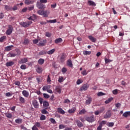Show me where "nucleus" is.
Segmentation results:
<instances>
[{
  "mask_svg": "<svg viewBox=\"0 0 130 130\" xmlns=\"http://www.w3.org/2000/svg\"><path fill=\"white\" fill-rule=\"evenodd\" d=\"M32 21H27V22H20V24L22 25V27L26 28V27H29V25H31Z\"/></svg>",
  "mask_w": 130,
  "mask_h": 130,
  "instance_id": "nucleus-3",
  "label": "nucleus"
},
{
  "mask_svg": "<svg viewBox=\"0 0 130 130\" xmlns=\"http://www.w3.org/2000/svg\"><path fill=\"white\" fill-rule=\"evenodd\" d=\"M43 71V70L42 69V68L39 67H38L36 69L37 73H38V74H41Z\"/></svg>",
  "mask_w": 130,
  "mask_h": 130,
  "instance_id": "nucleus-25",
  "label": "nucleus"
},
{
  "mask_svg": "<svg viewBox=\"0 0 130 130\" xmlns=\"http://www.w3.org/2000/svg\"><path fill=\"white\" fill-rule=\"evenodd\" d=\"M24 3L25 5H32V4H33V2L30 0H25L24 1Z\"/></svg>",
  "mask_w": 130,
  "mask_h": 130,
  "instance_id": "nucleus-29",
  "label": "nucleus"
},
{
  "mask_svg": "<svg viewBox=\"0 0 130 130\" xmlns=\"http://www.w3.org/2000/svg\"><path fill=\"white\" fill-rule=\"evenodd\" d=\"M46 44V40H43L40 42L38 44L39 46H44Z\"/></svg>",
  "mask_w": 130,
  "mask_h": 130,
  "instance_id": "nucleus-17",
  "label": "nucleus"
},
{
  "mask_svg": "<svg viewBox=\"0 0 130 130\" xmlns=\"http://www.w3.org/2000/svg\"><path fill=\"white\" fill-rule=\"evenodd\" d=\"M41 113L42 114H48V112L45 109L42 110Z\"/></svg>",
  "mask_w": 130,
  "mask_h": 130,
  "instance_id": "nucleus-44",
  "label": "nucleus"
},
{
  "mask_svg": "<svg viewBox=\"0 0 130 130\" xmlns=\"http://www.w3.org/2000/svg\"><path fill=\"white\" fill-rule=\"evenodd\" d=\"M85 113H87V111L85 109H82L79 112V114H80L81 115L85 114Z\"/></svg>",
  "mask_w": 130,
  "mask_h": 130,
  "instance_id": "nucleus-21",
  "label": "nucleus"
},
{
  "mask_svg": "<svg viewBox=\"0 0 130 130\" xmlns=\"http://www.w3.org/2000/svg\"><path fill=\"white\" fill-rule=\"evenodd\" d=\"M56 92L57 93H58V94H60L61 93V88H60V87L59 86H57L56 87Z\"/></svg>",
  "mask_w": 130,
  "mask_h": 130,
  "instance_id": "nucleus-30",
  "label": "nucleus"
},
{
  "mask_svg": "<svg viewBox=\"0 0 130 130\" xmlns=\"http://www.w3.org/2000/svg\"><path fill=\"white\" fill-rule=\"evenodd\" d=\"M28 61V59L27 58H23L19 60V63H26Z\"/></svg>",
  "mask_w": 130,
  "mask_h": 130,
  "instance_id": "nucleus-12",
  "label": "nucleus"
},
{
  "mask_svg": "<svg viewBox=\"0 0 130 130\" xmlns=\"http://www.w3.org/2000/svg\"><path fill=\"white\" fill-rule=\"evenodd\" d=\"M43 106L44 107H48V106H49V103H48V102H47V101L44 102Z\"/></svg>",
  "mask_w": 130,
  "mask_h": 130,
  "instance_id": "nucleus-38",
  "label": "nucleus"
},
{
  "mask_svg": "<svg viewBox=\"0 0 130 130\" xmlns=\"http://www.w3.org/2000/svg\"><path fill=\"white\" fill-rule=\"evenodd\" d=\"M14 64H15V62L13 61H11L9 62H7L6 64V67H12V66H14Z\"/></svg>",
  "mask_w": 130,
  "mask_h": 130,
  "instance_id": "nucleus-14",
  "label": "nucleus"
},
{
  "mask_svg": "<svg viewBox=\"0 0 130 130\" xmlns=\"http://www.w3.org/2000/svg\"><path fill=\"white\" fill-rule=\"evenodd\" d=\"M57 112L58 113H60V114H64V113H66L64 110H63L61 108H58L57 109Z\"/></svg>",
  "mask_w": 130,
  "mask_h": 130,
  "instance_id": "nucleus-15",
  "label": "nucleus"
},
{
  "mask_svg": "<svg viewBox=\"0 0 130 130\" xmlns=\"http://www.w3.org/2000/svg\"><path fill=\"white\" fill-rule=\"evenodd\" d=\"M104 110H105V108H104V107L101 108L100 110V113H102V112H103V111H104Z\"/></svg>",
  "mask_w": 130,
  "mask_h": 130,
  "instance_id": "nucleus-61",
  "label": "nucleus"
},
{
  "mask_svg": "<svg viewBox=\"0 0 130 130\" xmlns=\"http://www.w3.org/2000/svg\"><path fill=\"white\" fill-rule=\"evenodd\" d=\"M67 66L70 68H73V63L72 62V60L69 59L67 61Z\"/></svg>",
  "mask_w": 130,
  "mask_h": 130,
  "instance_id": "nucleus-23",
  "label": "nucleus"
},
{
  "mask_svg": "<svg viewBox=\"0 0 130 130\" xmlns=\"http://www.w3.org/2000/svg\"><path fill=\"white\" fill-rule=\"evenodd\" d=\"M68 70H67V68L63 67L62 70H61V72L63 74H66V73H67V71Z\"/></svg>",
  "mask_w": 130,
  "mask_h": 130,
  "instance_id": "nucleus-51",
  "label": "nucleus"
},
{
  "mask_svg": "<svg viewBox=\"0 0 130 130\" xmlns=\"http://www.w3.org/2000/svg\"><path fill=\"white\" fill-rule=\"evenodd\" d=\"M32 105H34L35 108H38V107H39L38 102H37V101L36 100H35L32 102Z\"/></svg>",
  "mask_w": 130,
  "mask_h": 130,
  "instance_id": "nucleus-13",
  "label": "nucleus"
},
{
  "mask_svg": "<svg viewBox=\"0 0 130 130\" xmlns=\"http://www.w3.org/2000/svg\"><path fill=\"white\" fill-rule=\"evenodd\" d=\"M76 123H77V126H78V127H83V123L80 121V120H75Z\"/></svg>",
  "mask_w": 130,
  "mask_h": 130,
  "instance_id": "nucleus-10",
  "label": "nucleus"
},
{
  "mask_svg": "<svg viewBox=\"0 0 130 130\" xmlns=\"http://www.w3.org/2000/svg\"><path fill=\"white\" fill-rule=\"evenodd\" d=\"M32 130H38V128H37V127H36V126H33V127H32Z\"/></svg>",
  "mask_w": 130,
  "mask_h": 130,
  "instance_id": "nucleus-64",
  "label": "nucleus"
},
{
  "mask_svg": "<svg viewBox=\"0 0 130 130\" xmlns=\"http://www.w3.org/2000/svg\"><path fill=\"white\" fill-rule=\"evenodd\" d=\"M60 42H62V39L61 38H58L55 40V43H56V44H58V43H60Z\"/></svg>",
  "mask_w": 130,
  "mask_h": 130,
  "instance_id": "nucleus-24",
  "label": "nucleus"
},
{
  "mask_svg": "<svg viewBox=\"0 0 130 130\" xmlns=\"http://www.w3.org/2000/svg\"><path fill=\"white\" fill-rule=\"evenodd\" d=\"M66 55H64V54H63L59 58V61L60 62H64V61H66Z\"/></svg>",
  "mask_w": 130,
  "mask_h": 130,
  "instance_id": "nucleus-7",
  "label": "nucleus"
},
{
  "mask_svg": "<svg viewBox=\"0 0 130 130\" xmlns=\"http://www.w3.org/2000/svg\"><path fill=\"white\" fill-rule=\"evenodd\" d=\"M76 110H77V108H76V107H73L71 109L69 110L68 113L72 114V113H75V112H76Z\"/></svg>",
  "mask_w": 130,
  "mask_h": 130,
  "instance_id": "nucleus-11",
  "label": "nucleus"
},
{
  "mask_svg": "<svg viewBox=\"0 0 130 130\" xmlns=\"http://www.w3.org/2000/svg\"><path fill=\"white\" fill-rule=\"evenodd\" d=\"M51 9H55V8H56V3L51 5Z\"/></svg>",
  "mask_w": 130,
  "mask_h": 130,
  "instance_id": "nucleus-60",
  "label": "nucleus"
},
{
  "mask_svg": "<svg viewBox=\"0 0 130 130\" xmlns=\"http://www.w3.org/2000/svg\"><path fill=\"white\" fill-rule=\"evenodd\" d=\"M45 36H46V37H51V33L49 32H46Z\"/></svg>",
  "mask_w": 130,
  "mask_h": 130,
  "instance_id": "nucleus-52",
  "label": "nucleus"
},
{
  "mask_svg": "<svg viewBox=\"0 0 130 130\" xmlns=\"http://www.w3.org/2000/svg\"><path fill=\"white\" fill-rule=\"evenodd\" d=\"M104 95H105V93L102 92H99L98 93V96H103Z\"/></svg>",
  "mask_w": 130,
  "mask_h": 130,
  "instance_id": "nucleus-57",
  "label": "nucleus"
},
{
  "mask_svg": "<svg viewBox=\"0 0 130 130\" xmlns=\"http://www.w3.org/2000/svg\"><path fill=\"white\" fill-rule=\"evenodd\" d=\"M5 10L6 11H12V7L10 6L5 5Z\"/></svg>",
  "mask_w": 130,
  "mask_h": 130,
  "instance_id": "nucleus-26",
  "label": "nucleus"
},
{
  "mask_svg": "<svg viewBox=\"0 0 130 130\" xmlns=\"http://www.w3.org/2000/svg\"><path fill=\"white\" fill-rule=\"evenodd\" d=\"M83 83V81L81 80V79H78L76 82L77 85H80V84H82Z\"/></svg>",
  "mask_w": 130,
  "mask_h": 130,
  "instance_id": "nucleus-54",
  "label": "nucleus"
},
{
  "mask_svg": "<svg viewBox=\"0 0 130 130\" xmlns=\"http://www.w3.org/2000/svg\"><path fill=\"white\" fill-rule=\"evenodd\" d=\"M19 101L22 104H24L26 102V100L23 96H19Z\"/></svg>",
  "mask_w": 130,
  "mask_h": 130,
  "instance_id": "nucleus-22",
  "label": "nucleus"
},
{
  "mask_svg": "<svg viewBox=\"0 0 130 130\" xmlns=\"http://www.w3.org/2000/svg\"><path fill=\"white\" fill-rule=\"evenodd\" d=\"M43 12L44 10H39L37 13L38 15H40V16H43Z\"/></svg>",
  "mask_w": 130,
  "mask_h": 130,
  "instance_id": "nucleus-47",
  "label": "nucleus"
},
{
  "mask_svg": "<svg viewBox=\"0 0 130 130\" xmlns=\"http://www.w3.org/2000/svg\"><path fill=\"white\" fill-rule=\"evenodd\" d=\"M90 87V85L89 84L86 83L84 84L80 89V91H87L88 90V88Z\"/></svg>",
  "mask_w": 130,
  "mask_h": 130,
  "instance_id": "nucleus-2",
  "label": "nucleus"
},
{
  "mask_svg": "<svg viewBox=\"0 0 130 130\" xmlns=\"http://www.w3.org/2000/svg\"><path fill=\"white\" fill-rule=\"evenodd\" d=\"M13 29L14 28H13V25H9L8 28L7 30L6 31L7 35H11L12 34V33H13Z\"/></svg>",
  "mask_w": 130,
  "mask_h": 130,
  "instance_id": "nucleus-1",
  "label": "nucleus"
},
{
  "mask_svg": "<svg viewBox=\"0 0 130 130\" xmlns=\"http://www.w3.org/2000/svg\"><path fill=\"white\" fill-rule=\"evenodd\" d=\"M88 39L92 42H94V43L96 42V38L93 37L92 36H88Z\"/></svg>",
  "mask_w": 130,
  "mask_h": 130,
  "instance_id": "nucleus-18",
  "label": "nucleus"
},
{
  "mask_svg": "<svg viewBox=\"0 0 130 130\" xmlns=\"http://www.w3.org/2000/svg\"><path fill=\"white\" fill-rule=\"evenodd\" d=\"M70 102H71V101H70V100L69 99H66L64 101L63 103H66L67 104H69V103H70Z\"/></svg>",
  "mask_w": 130,
  "mask_h": 130,
  "instance_id": "nucleus-59",
  "label": "nucleus"
},
{
  "mask_svg": "<svg viewBox=\"0 0 130 130\" xmlns=\"http://www.w3.org/2000/svg\"><path fill=\"white\" fill-rule=\"evenodd\" d=\"M9 55L10 57H15V56H17V54L10 53Z\"/></svg>",
  "mask_w": 130,
  "mask_h": 130,
  "instance_id": "nucleus-48",
  "label": "nucleus"
},
{
  "mask_svg": "<svg viewBox=\"0 0 130 130\" xmlns=\"http://www.w3.org/2000/svg\"><path fill=\"white\" fill-rule=\"evenodd\" d=\"M112 100H113V98H110L107 100H106L105 103H106V104H108V103H110V102H112Z\"/></svg>",
  "mask_w": 130,
  "mask_h": 130,
  "instance_id": "nucleus-34",
  "label": "nucleus"
},
{
  "mask_svg": "<svg viewBox=\"0 0 130 130\" xmlns=\"http://www.w3.org/2000/svg\"><path fill=\"white\" fill-rule=\"evenodd\" d=\"M55 52V49H52L47 52V54L51 55L53 54Z\"/></svg>",
  "mask_w": 130,
  "mask_h": 130,
  "instance_id": "nucleus-28",
  "label": "nucleus"
},
{
  "mask_svg": "<svg viewBox=\"0 0 130 130\" xmlns=\"http://www.w3.org/2000/svg\"><path fill=\"white\" fill-rule=\"evenodd\" d=\"M46 51H44V50H43V51H41V52H40L39 53V55H44V54H46Z\"/></svg>",
  "mask_w": 130,
  "mask_h": 130,
  "instance_id": "nucleus-43",
  "label": "nucleus"
},
{
  "mask_svg": "<svg viewBox=\"0 0 130 130\" xmlns=\"http://www.w3.org/2000/svg\"><path fill=\"white\" fill-rule=\"evenodd\" d=\"M48 15H49V12H48L47 11H44L43 12V16L45 17H48Z\"/></svg>",
  "mask_w": 130,
  "mask_h": 130,
  "instance_id": "nucleus-20",
  "label": "nucleus"
},
{
  "mask_svg": "<svg viewBox=\"0 0 130 130\" xmlns=\"http://www.w3.org/2000/svg\"><path fill=\"white\" fill-rule=\"evenodd\" d=\"M122 116H123V117H128V116H130V111L125 112L123 114Z\"/></svg>",
  "mask_w": 130,
  "mask_h": 130,
  "instance_id": "nucleus-16",
  "label": "nucleus"
},
{
  "mask_svg": "<svg viewBox=\"0 0 130 130\" xmlns=\"http://www.w3.org/2000/svg\"><path fill=\"white\" fill-rule=\"evenodd\" d=\"M5 116L8 118H12V117H13V115L10 113H5Z\"/></svg>",
  "mask_w": 130,
  "mask_h": 130,
  "instance_id": "nucleus-31",
  "label": "nucleus"
},
{
  "mask_svg": "<svg viewBox=\"0 0 130 130\" xmlns=\"http://www.w3.org/2000/svg\"><path fill=\"white\" fill-rule=\"evenodd\" d=\"M44 61H45L44 59L40 58L38 60V62L39 64H43V63H44Z\"/></svg>",
  "mask_w": 130,
  "mask_h": 130,
  "instance_id": "nucleus-35",
  "label": "nucleus"
},
{
  "mask_svg": "<svg viewBox=\"0 0 130 130\" xmlns=\"http://www.w3.org/2000/svg\"><path fill=\"white\" fill-rule=\"evenodd\" d=\"M35 126L36 127H37V126L38 127H40V126H41V124H40V123L39 122H36Z\"/></svg>",
  "mask_w": 130,
  "mask_h": 130,
  "instance_id": "nucleus-50",
  "label": "nucleus"
},
{
  "mask_svg": "<svg viewBox=\"0 0 130 130\" xmlns=\"http://www.w3.org/2000/svg\"><path fill=\"white\" fill-rule=\"evenodd\" d=\"M40 2L42 4H46V3H47V0H40Z\"/></svg>",
  "mask_w": 130,
  "mask_h": 130,
  "instance_id": "nucleus-62",
  "label": "nucleus"
},
{
  "mask_svg": "<svg viewBox=\"0 0 130 130\" xmlns=\"http://www.w3.org/2000/svg\"><path fill=\"white\" fill-rule=\"evenodd\" d=\"M91 53V51H85L83 52V54H84V55H90Z\"/></svg>",
  "mask_w": 130,
  "mask_h": 130,
  "instance_id": "nucleus-36",
  "label": "nucleus"
},
{
  "mask_svg": "<svg viewBox=\"0 0 130 130\" xmlns=\"http://www.w3.org/2000/svg\"><path fill=\"white\" fill-rule=\"evenodd\" d=\"M97 130H102V125L100 124V125L98 127Z\"/></svg>",
  "mask_w": 130,
  "mask_h": 130,
  "instance_id": "nucleus-63",
  "label": "nucleus"
},
{
  "mask_svg": "<svg viewBox=\"0 0 130 130\" xmlns=\"http://www.w3.org/2000/svg\"><path fill=\"white\" fill-rule=\"evenodd\" d=\"M118 90L117 89H114V90H113V94H114V95H116V94L118 93Z\"/></svg>",
  "mask_w": 130,
  "mask_h": 130,
  "instance_id": "nucleus-55",
  "label": "nucleus"
},
{
  "mask_svg": "<svg viewBox=\"0 0 130 130\" xmlns=\"http://www.w3.org/2000/svg\"><path fill=\"white\" fill-rule=\"evenodd\" d=\"M51 86L50 85H46L45 86L43 87V91H47L49 89V88H50Z\"/></svg>",
  "mask_w": 130,
  "mask_h": 130,
  "instance_id": "nucleus-32",
  "label": "nucleus"
},
{
  "mask_svg": "<svg viewBox=\"0 0 130 130\" xmlns=\"http://www.w3.org/2000/svg\"><path fill=\"white\" fill-rule=\"evenodd\" d=\"M81 74L83 76H86V75H88V72H87V70H84L81 72Z\"/></svg>",
  "mask_w": 130,
  "mask_h": 130,
  "instance_id": "nucleus-46",
  "label": "nucleus"
},
{
  "mask_svg": "<svg viewBox=\"0 0 130 130\" xmlns=\"http://www.w3.org/2000/svg\"><path fill=\"white\" fill-rule=\"evenodd\" d=\"M13 47H14V46L13 45L8 46L7 47H6L5 49L6 51H10L12 50V48H13Z\"/></svg>",
  "mask_w": 130,
  "mask_h": 130,
  "instance_id": "nucleus-27",
  "label": "nucleus"
},
{
  "mask_svg": "<svg viewBox=\"0 0 130 130\" xmlns=\"http://www.w3.org/2000/svg\"><path fill=\"white\" fill-rule=\"evenodd\" d=\"M7 39V37L3 36L0 38V42L3 43L5 40Z\"/></svg>",
  "mask_w": 130,
  "mask_h": 130,
  "instance_id": "nucleus-39",
  "label": "nucleus"
},
{
  "mask_svg": "<svg viewBox=\"0 0 130 130\" xmlns=\"http://www.w3.org/2000/svg\"><path fill=\"white\" fill-rule=\"evenodd\" d=\"M113 125H114V123L113 122H110V123H108V126L109 127H112L113 126Z\"/></svg>",
  "mask_w": 130,
  "mask_h": 130,
  "instance_id": "nucleus-58",
  "label": "nucleus"
},
{
  "mask_svg": "<svg viewBox=\"0 0 130 130\" xmlns=\"http://www.w3.org/2000/svg\"><path fill=\"white\" fill-rule=\"evenodd\" d=\"M15 122L16 123L21 124L22 122H23V119L20 118L16 119L15 120Z\"/></svg>",
  "mask_w": 130,
  "mask_h": 130,
  "instance_id": "nucleus-33",
  "label": "nucleus"
},
{
  "mask_svg": "<svg viewBox=\"0 0 130 130\" xmlns=\"http://www.w3.org/2000/svg\"><path fill=\"white\" fill-rule=\"evenodd\" d=\"M22 93L24 97H26V98L29 97V92H28L27 90H23Z\"/></svg>",
  "mask_w": 130,
  "mask_h": 130,
  "instance_id": "nucleus-9",
  "label": "nucleus"
},
{
  "mask_svg": "<svg viewBox=\"0 0 130 130\" xmlns=\"http://www.w3.org/2000/svg\"><path fill=\"white\" fill-rule=\"evenodd\" d=\"M87 5H88V6H91V7H95L96 3H95V2H94L91 0H89L87 2Z\"/></svg>",
  "mask_w": 130,
  "mask_h": 130,
  "instance_id": "nucleus-8",
  "label": "nucleus"
},
{
  "mask_svg": "<svg viewBox=\"0 0 130 130\" xmlns=\"http://www.w3.org/2000/svg\"><path fill=\"white\" fill-rule=\"evenodd\" d=\"M92 102V98H88V99L86 101V105H90V103Z\"/></svg>",
  "mask_w": 130,
  "mask_h": 130,
  "instance_id": "nucleus-19",
  "label": "nucleus"
},
{
  "mask_svg": "<svg viewBox=\"0 0 130 130\" xmlns=\"http://www.w3.org/2000/svg\"><path fill=\"white\" fill-rule=\"evenodd\" d=\"M63 80V77H62L61 76L59 77L58 82H59V83H61V82H62Z\"/></svg>",
  "mask_w": 130,
  "mask_h": 130,
  "instance_id": "nucleus-56",
  "label": "nucleus"
},
{
  "mask_svg": "<svg viewBox=\"0 0 130 130\" xmlns=\"http://www.w3.org/2000/svg\"><path fill=\"white\" fill-rule=\"evenodd\" d=\"M47 23H56V19L47 20Z\"/></svg>",
  "mask_w": 130,
  "mask_h": 130,
  "instance_id": "nucleus-45",
  "label": "nucleus"
},
{
  "mask_svg": "<svg viewBox=\"0 0 130 130\" xmlns=\"http://www.w3.org/2000/svg\"><path fill=\"white\" fill-rule=\"evenodd\" d=\"M105 63H108L109 62H111L112 61V60H110L109 59H108L107 58H105Z\"/></svg>",
  "mask_w": 130,
  "mask_h": 130,
  "instance_id": "nucleus-41",
  "label": "nucleus"
},
{
  "mask_svg": "<svg viewBox=\"0 0 130 130\" xmlns=\"http://www.w3.org/2000/svg\"><path fill=\"white\" fill-rule=\"evenodd\" d=\"M49 121H50V122H51V123H52L53 124H55V123H56V121H55V120L53 118H51L49 119Z\"/></svg>",
  "mask_w": 130,
  "mask_h": 130,
  "instance_id": "nucleus-37",
  "label": "nucleus"
},
{
  "mask_svg": "<svg viewBox=\"0 0 130 130\" xmlns=\"http://www.w3.org/2000/svg\"><path fill=\"white\" fill-rule=\"evenodd\" d=\"M64 127H66V126H64L63 124H60L59 125V129H62L63 128H64Z\"/></svg>",
  "mask_w": 130,
  "mask_h": 130,
  "instance_id": "nucleus-53",
  "label": "nucleus"
},
{
  "mask_svg": "<svg viewBox=\"0 0 130 130\" xmlns=\"http://www.w3.org/2000/svg\"><path fill=\"white\" fill-rule=\"evenodd\" d=\"M43 96L44 98H46V99H48V98L50 97V96H49L47 93H43Z\"/></svg>",
  "mask_w": 130,
  "mask_h": 130,
  "instance_id": "nucleus-49",
  "label": "nucleus"
},
{
  "mask_svg": "<svg viewBox=\"0 0 130 130\" xmlns=\"http://www.w3.org/2000/svg\"><path fill=\"white\" fill-rule=\"evenodd\" d=\"M40 120H45L46 117L44 115H41L40 118Z\"/></svg>",
  "mask_w": 130,
  "mask_h": 130,
  "instance_id": "nucleus-40",
  "label": "nucleus"
},
{
  "mask_svg": "<svg viewBox=\"0 0 130 130\" xmlns=\"http://www.w3.org/2000/svg\"><path fill=\"white\" fill-rule=\"evenodd\" d=\"M86 120L88 122H94L95 121V118L94 116H91L86 118Z\"/></svg>",
  "mask_w": 130,
  "mask_h": 130,
  "instance_id": "nucleus-4",
  "label": "nucleus"
},
{
  "mask_svg": "<svg viewBox=\"0 0 130 130\" xmlns=\"http://www.w3.org/2000/svg\"><path fill=\"white\" fill-rule=\"evenodd\" d=\"M20 69L21 70H26L27 69V66L26 64H22L20 66Z\"/></svg>",
  "mask_w": 130,
  "mask_h": 130,
  "instance_id": "nucleus-42",
  "label": "nucleus"
},
{
  "mask_svg": "<svg viewBox=\"0 0 130 130\" xmlns=\"http://www.w3.org/2000/svg\"><path fill=\"white\" fill-rule=\"evenodd\" d=\"M110 117H111V112H110V111H108L104 116V118L107 119L110 118Z\"/></svg>",
  "mask_w": 130,
  "mask_h": 130,
  "instance_id": "nucleus-6",
  "label": "nucleus"
},
{
  "mask_svg": "<svg viewBox=\"0 0 130 130\" xmlns=\"http://www.w3.org/2000/svg\"><path fill=\"white\" fill-rule=\"evenodd\" d=\"M37 7L38 9H44L45 8V5H43L42 3L38 2L37 3Z\"/></svg>",
  "mask_w": 130,
  "mask_h": 130,
  "instance_id": "nucleus-5",
  "label": "nucleus"
}]
</instances>
